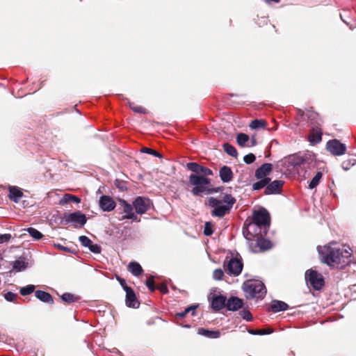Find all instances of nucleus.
<instances>
[{
    "instance_id": "nucleus-1",
    "label": "nucleus",
    "mask_w": 356,
    "mask_h": 356,
    "mask_svg": "<svg viewBox=\"0 0 356 356\" xmlns=\"http://www.w3.org/2000/svg\"><path fill=\"white\" fill-rule=\"evenodd\" d=\"M323 263L329 266L343 268L351 261L352 250L349 247L343 248L325 245L318 248Z\"/></svg>"
},
{
    "instance_id": "nucleus-2",
    "label": "nucleus",
    "mask_w": 356,
    "mask_h": 356,
    "mask_svg": "<svg viewBox=\"0 0 356 356\" xmlns=\"http://www.w3.org/2000/svg\"><path fill=\"white\" fill-rule=\"evenodd\" d=\"M236 199L229 194H226L222 200L214 197L207 198V204L213 208L211 215L215 217L222 218L231 211Z\"/></svg>"
},
{
    "instance_id": "nucleus-3",
    "label": "nucleus",
    "mask_w": 356,
    "mask_h": 356,
    "mask_svg": "<svg viewBox=\"0 0 356 356\" xmlns=\"http://www.w3.org/2000/svg\"><path fill=\"white\" fill-rule=\"evenodd\" d=\"M245 297L248 299H262L266 294L264 284L259 280H247L243 284Z\"/></svg>"
},
{
    "instance_id": "nucleus-4",
    "label": "nucleus",
    "mask_w": 356,
    "mask_h": 356,
    "mask_svg": "<svg viewBox=\"0 0 356 356\" xmlns=\"http://www.w3.org/2000/svg\"><path fill=\"white\" fill-rule=\"evenodd\" d=\"M189 182L194 187L191 190L193 195H202V194H211L214 191L209 188L211 180L209 178L200 175H191Z\"/></svg>"
},
{
    "instance_id": "nucleus-5",
    "label": "nucleus",
    "mask_w": 356,
    "mask_h": 356,
    "mask_svg": "<svg viewBox=\"0 0 356 356\" xmlns=\"http://www.w3.org/2000/svg\"><path fill=\"white\" fill-rule=\"evenodd\" d=\"M267 230L261 229V227L253 222H249L247 226L243 228V234L248 241H252L254 238H258L266 235Z\"/></svg>"
},
{
    "instance_id": "nucleus-6",
    "label": "nucleus",
    "mask_w": 356,
    "mask_h": 356,
    "mask_svg": "<svg viewBox=\"0 0 356 356\" xmlns=\"http://www.w3.org/2000/svg\"><path fill=\"white\" fill-rule=\"evenodd\" d=\"M223 266L225 271L227 274L233 276H238L242 271L243 264L241 259L231 257L228 259L227 257Z\"/></svg>"
},
{
    "instance_id": "nucleus-7",
    "label": "nucleus",
    "mask_w": 356,
    "mask_h": 356,
    "mask_svg": "<svg viewBox=\"0 0 356 356\" xmlns=\"http://www.w3.org/2000/svg\"><path fill=\"white\" fill-rule=\"evenodd\" d=\"M305 280L316 290H320L324 286L323 275L316 270L310 269L305 273Z\"/></svg>"
},
{
    "instance_id": "nucleus-8",
    "label": "nucleus",
    "mask_w": 356,
    "mask_h": 356,
    "mask_svg": "<svg viewBox=\"0 0 356 356\" xmlns=\"http://www.w3.org/2000/svg\"><path fill=\"white\" fill-rule=\"evenodd\" d=\"M252 222L258 224L261 229L268 230L270 222V214L265 209H259L254 212Z\"/></svg>"
},
{
    "instance_id": "nucleus-9",
    "label": "nucleus",
    "mask_w": 356,
    "mask_h": 356,
    "mask_svg": "<svg viewBox=\"0 0 356 356\" xmlns=\"http://www.w3.org/2000/svg\"><path fill=\"white\" fill-rule=\"evenodd\" d=\"M86 222L87 218L86 215L77 211L70 213H64L61 222L65 225L72 222L79 225L80 227H83Z\"/></svg>"
},
{
    "instance_id": "nucleus-10",
    "label": "nucleus",
    "mask_w": 356,
    "mask_h": 356,
    "mask_svg": "<svg viewBox=\"0 0 356 356\" xmlns=\"http://www.w3.org/2000/svg\"><path fill=\"white\" fill-rule=\"evenodd\" d=\"M326 148L327 151L334 156L343 155L346 151V145L337 139H332L327 141Z\"/></svg>"
},
{
    "instance_id": "nucleus-11",
    "label": "nucleus",
    "mask_w": 356,
    "mask_h": 356,
    "mask_svg": "<svg viewBox=\"0 0 356 356\" xmlns=\"http://www.w3.org/2000/svg\"><path fill=\"white\" fill-rule=\"evenodd\" d=\"M298 115L302 120L307 121L314 127L321 126L322 120L319 118L318 114L313 111L305 112L301 109H298Z\"/></svg>"
},
{
    "instance_id": "nucleus-12",
    "label": "nucleus",
    "mask_w": 356,
    "mask_h": 356,
    "mask_svg": "<svg viewBox=\"0 0 356 356\" xmlns=\"http://www.w3.org/2000/svg\"><path fill=\"white\" fill-rule=\"evenodd\" d=\"M151 201L149 198L138 196L133 202V206L138 214H144L151 207Z\"/></svg>"
},
{
    "instance_id": "nucleus-13",
    "label": "nucleus",
    "mask_w": 356,
    "mask_h": 356,
    "mask_svg": "<svg viewBox=\"0 0 356 356\" xmlns=\"http://www.w3.org/2000/svg\"><path fill=\"white\" fill-rule=\"evenodd\" d=\"M226 296L221 294L215 295L211 298V306L214 311H220L226 307Z\"/></svg>"
},
{
    "instance_id": "nucleus-14",
    "label": "nucleus",
    "mask_w": 356,
    "mask_h": 356,
    "mask_svg": "<svg viewBox=\"0 0 356 356\" xmlns=\"http://www.w3.org/2000/svg\"><path fill=\"white\" fill-rule=\"evenodd\" d=\"M115 206V202L108 195H102L99 199V207L104 211H111Z\"/></svg>"
},
{
    "instance_id": "nucleus-15",
    "label": "nucleus",
    "mask_w": 356,
    "mask_h": 356,
    "mask_svg": "<svg viewBox=\"0 0 356 356\" xmlns=\"http://www.w3.org/2000/svg\"><path fill=\"white\" fill-rule=\"evenodd\" d=\"M243 301L238 297L231 296L229 299H227L226 308L228 311L236 312L243 308Z\"/></svg>"
},
{
    "instance_id": "nucleus-16",
    "label": "nucleus",
    "mask_w": 356,
    "mask_h": 356,
    "mask_svg": "<svg viewBox=\"0 0 356 356\" xmlns=\"http://www.w3.org/2000/svg\"><path fill=\"white\" fill-rule=\"evenodd\" d=\"M284 181L282 180H275L269 182L265 188V194H278L281 192Z\"/></svg>"
},
{
    "instance_id": "nucleus-17",
    "label": "nucleus",
    "mask_w": 356,
    "mask_h": 356,
    "mask_svg": "<svg viewBox=\"0 0 356 356\" xmlns=\"http://www.w3.org/2000/svg\"><path fill=\"white\" fill-rule=\"evenodd\" d=\"M126 292V305L128 307L137 308L139 302L136 298L134 291L131 288L125 289Z\"/></svg>"
},
{
    "instance_id": "nucleus-18",
    "label": "nucleus",
    "mask_w": 356,
    "mask_h": 356,
    "mask_svg": "<svg viewBox=\"0 0 356 356\" xmlns=\"http://www.w3.org/2000/svg\"><path fill=\"white\" fill-rule=\"evenodd\" d=\"M316 168V161L314 155L312 153L306 154V159L301 169L305 170L304 177H306L307 170H313Z\"/></svg>"
},
{
    "instance_id": "nucleus-19",
    "label": "nucleus",
    "mask_w": 356,
    "mask_h": 356,
    "mask_svg": "<svg viewBox=\"0 0 356 356\" xmlns=\"http://www.w3.org/2000/svg\"><path fill=\"white\" fill-rule=\"evenodd\" d=\"M273 165L269 163H265L259 167L255 171V177L257 179L267 178L266 176L271 172Z\"/></svg>"
},
{
    "instance_id": "nucleus-20",
    "label": "nucleus",
    "mask_w": 356,
    "mask_h": 356,
    "mask_svg": "<svg viewBox=\"0 0 356 356\" xmlns=\"http://www.w3.org/2000/svg\"><path fill=\"white\" fill-rule=\"evenodd\" d=\"M120 209L122 210V212L124 213L119 220H124L127 218V216H131L134 213V206L133 204H130L124 200H120L119 202Z\"/></svg>"
},
{
    "instance_id": "nucleus-21",
    "label": "nucleus",
    "mask_w": 356,
    "mask_h": 356,
    "mask_svg": "<svg viewBox=\"0 0 356 356\" xmlns=\"http://www.w3.org/2000/svg\"><path fill=\"white\" fill-rule=\"evenodd\" d=\"M219 176L222 181L224 183H228L232 181L233 179V172L231 168L227 165H223L220 169Z\"/></svg>"
},
{
    "instance_id": "nucleus-22",
    "label": "nucleus",
    "mask_w": 356,
    "mask_h": 356,
    "mask_svg": "<svg viewBox=\"0 0 356 356\" xmlns=\"http://www.w3.org/2000/svg\"><path fill=\"white\" fill-rule=\"evenodd\" d=\"M319 127L320 126L312 127L309 136V140L311 143L316 144L321 141L322 131Z\"/></svg>"
},
{
    "instance_id": "nucleus-23",
    "label": "nucleus",
    "mask_w": 356,
    "mask_h": 356,
    "mask_svg": "<svg viewBox=\"0 0 356 356\" xmlns=\"http://www.w3.org/2000/svg\"><path fill=\"white\" fill-rule=\"evenodd\" d=\"M13 270L16 272H21L29 267V263L24 257H20L12 263Z\"/></svg>"
},
{
    "instance_id": "nucleus-24",
    "label": "nucleus",
    "mask_w": 356,
    "mask_h": 356,
    "mask_svg": "<svg viewBox=\"0 0 356 356\" xmlns=\"http://www.w3.org/2000/svg\"><path fill=\"white\" fill-rule=\"evenodd\" d=\"M273 245L270 241L265 239L263 236L258 237L256 240L255 248L259 249V251L263 252L268 250L272 248Z\"/></svg>"
},
{
    "instance_id": "nucleus-25",
    "label": "nucleus",
    "mask_w": 356,
    "mask_h": 356,
    "mask_svg": "<svg viewBox=\"0 0 356 356\" xmlns=\"http://www.w3.org/2000/svg\"><path fill=\"white\" fill-rule=\"evenodd\" d=\"M8 191L9 199L15 203L19 202V200L23 196V193L22 192L20 188H18L17 186H9Z\"/></svg>"
},
{
    "instance_id": "nucleus-26",
    "label": "nucleus",
    "mask_w": 356,
    "mask_h": 356,
    "mask_svg": "<svg viewBox=\"0 0 356 356\" xmlns=\"http://www.w3.org/2000/svg\"><path fill=\"white\" fill-rule=\"evenodd\" d=\"M306 159V154L294 155L291 158V165L299 170V168H302L305 161Z\"/></svg>"
},
{
    "instance_id": "nucleus-27",
    "label": "nucleus",
    "mask_w": 356,
    "mask_h": 356,
    "mask_svg": "<svg viewBox=\"0 0 356 356\" xmlns=\"http://www.w3.org/2000/svg\"><path fill=\"white\" fill-rule=\"evenodd\" d=\"M289 305L281 300H273L270 305V309L272 312L277 313L282 311H285L288 309Z\"/></svg>"
},
{
    "instance_id": "nucleus-28",
    "label": "nucleus",
    "mask_w": 356,
    "mask_h": 356,
    "mask_svg": "<svg viewBox=\"0 0 356 356\" xmlns=\"http://www.w3.org/2000/svg\"><path fill=\"white\" fill-rule=\"evenodd\" d=\"M35 295L38 299L43 302L51 304L54 302L53 298L51 294L46 291L38 290L35 292Z\"/></svg>"
},
{
    "instance_id": "nucleus-29",
    "label": "nucleus",
    "mask_w": 356,
    "mask_h": 356,
    "mask_svg": "<svg viewBox=\"0 0 356 356\" xmlns=\"http://www.w3.org/2000/svg\"><path fill=\"white\" fill-rule=\"evenodd\" d=\"M128 270L134 276H139L143 273L141 266L136 261H131L128 265Z\"/></svg>"
},
{
    "instance_id": "nucleus-30",
    "label": "nucleus",
    "mask_w": 356,
    "mask_h": 356,
    "mask_svg": "<svg viewBox=\"0 0 356 356\" xmlns=\"http://www.w3.org/2000/svg\"><path fill=\"white\" fill-rule=\"evenodd\" d=\"M198 334L210 339H217L220 336L219 331L209 330L204 328L199 329Z\"/></svg>"
},
{
    "instance_id": "nucleus-31",
    "label": "nucleus",
    "mask_w": 356,
    "mask_h": 356,
    "mask_svg": "<svg viewBox=\"0 0 356 356\" xmlns=\"http://www.w3.org/2000/svg\"><path fill=\"white\" fill-rule=\"evenodd\" d=\"M259 180L252 184V189L259 191L264 187L270 181V178L259 179Z\"/></svg>"
},
{
    "instance_id": "nucleus-32",
    "label": "nucleus",
    "mask_w": 356,
    "mask_h": 356,
    "mask_svg": "<svg viewBox=\"0 0 356 356\" xmlns=\"http://www.w3.org/2000/svg\"><path fill=\"white\" fill-rule=\"evenodd\" d=\"M60 298H61V300L64 302L67 303V304L76 302V301H77L79 299V297H77V296H76L74 294L70 293H63L61 296Z\"/></svg>"
},
{
    "instance_id": "nucleus-33",
    "label": "nucleus",
    "mask_w": 356,
    "mask_h": 356,
    "mask_svg": "<svg viewBox=\"0 0 356 356\" xmlns=\"http://www.w3.org/2000/svg\"><path fill=\"white\" fill-rule=\"evenodd\" d=\"M224 151L229 156L233 157H236L238 155V152L236 149L229 143H225L223 145Z\"/></svg>"
},
{
    "instance_id": "nucleus-34",
    "label": "nucleus",
    "mask_w": 356,
    "mask_h": 356,
    "mask_svg": "<svg viewBox=\"0 0 356 356\" xmlns=\"http://www.w3.org/2000/svg\"><path fill=\"white\" fill-rule=\"evenodd\" d=\"M197 305H193L188 307H186L183 312H179L177 314V316H179L180 318H184L188 313L190 312H192V315H195V310L197 308Z\"/></svg>"
},
{
    "instance_id": "nucleus-35",
    "label": "nucleus",
    "mask_w": 356,
    "mask_h": 356,
    "mask_svg": "<svg viewBox=\"0 0 356 356\" xmlns=\"http://www.w3.org/2000/svg\"><path fill=\"white\" fill-rule=\"evenodd\" d=\"M26 231L33 237L35 240H40L44 236L43 234L38 229L33 227H29Z\"/></svg>"
},
{
    "instance_id": "nucleus-36",
    "label": "nucleus",
    "mask_w": 356,
    "mask_h": 356,
    "mask_svg": "<svg viewBox=\"0 0 356 356\" xmlns=\"http://www.w3.org/2000/svg\"><path fill=\"white\" fill-rule=\"evenodd\" d=\"M323 174L321 172H318L316 175L313 177L311 181L309 184V188L313 189L316 188L319 182L321 179L322 178Z\"/></svg>"
},
{
    "instance_id": "nucleus-37",
    "label": "nucleus",
    "mask_w": 356,
    "mask_h": 356,
    "mask_svg": "<svg viewBox=\"0 0 356 356\" xmlns=\"http://www.w3.org/2000/svg\"><path fill=\"white\" fill-rule=\"evenodd\" d=\"M249 140V136L243 133L238 134L236 137L237 143L241 147H244Z\"/></svg>"
},
{
    "instance_id": "nucleus-38",
    "label": "nucleus",
    "mask_w": 356,
    "mask_h": 356,
    "mask_svg": "<svg viewBox=\"0 0 356 356\" xmlns=\"http://www.w3.org/2000/svg\"><path fill=\"white\" fill-rule=\"evenodd\" d=\"M35 289V286L33 284H29L26 286L22 287L20 289V294L23 296H28L32 293Z\"/></svg>"
},
{
    "instance_id": "nucleus-39",
    "label": "nucleus",
    "mask_w": 356,
    "mask_h": 356,
    "mask_svg": "<svg viewBox=\"0 0 356 356\" xmlns=\"http://www.w3.org/2000/svg\"><path fill=\"white\" fill-rule=\"evenodd\" d=\"M187 168L194 172L193 175H200V170L201 165L195 162H191L187 163Z\"/></svg>"
},
{
    "instance_id": "nucleus-40",
    "label": "nucleus",
    "mask_w": 356,
    "mask_h": 356,
    "mask_svg": "<svg viewBox=\"0 0 356 356\" xmlns=\"http://www.w3.org/2000/svg\"><path fill=\"white\" fill-rule=\"evenodd\" d=\"M80 201H81V200L78 197L72 195L66 194L64 196L63 199L61 200V202L67 203L69 202H76V203H79Z\"/></svg>"
},
{
    "instance_id": "nucleus-41",
    "label": "nucleus",
    "mask_w": 356,
    "mask_h": 356,
    "mask_svg": "<svg viewBox=\"0 0 356 356\" xmlns=\"http://www.w3.org/2000/svg\"><path fill=\"white\" fill-rule=\"evenodd\" d=\"M265 122L262 120H254L252 121L250 124V127L252 129H260V128H264L265 127Z\"/></svg>"
},
{
    "instance_id": "nucleus-42",
    "label": "nucleus",
    "mask_w": 356,
    "mask_h": 356,
    "mask_svg": "<svg viewBox=\"0 0 356 356\" xmlns=\"http://www.w3.org/2000/svg\"><path fill=\"white\" fill-rule=\"evenodd\" d=\"M141 152L143 153H146V154H152L156 157H159V158H161L162 156L160 153H159L158 152L152 149H150V148H148V147H143L142 149H141Z\"/></svg>"
},
{
    "instance_id": "nucleus-43",
    "label": "nucleus",
    "mask_w": 356,
    "mask_h": 356,
    "mask_svg": "<svg viewBox=\"0 0 356 356\" xmlns=\"http://www.w3.org/2000/svg\"><path fill=\"white\" fill-rule=\"evenodd\" d=\"M79 241H80L81 244L86 247L88 248L89 245H91V243L92 242L88 236H81L79 238Z\"/></svg>"
},
{
    "instance_id": "nucleus-44",
    "label": "nucleus",
    "mask_w": 356,
    "mask_h": 356,
    "mask_svg": "<svg viewBox=\"0 0 356 356\" xmlns=\"http://www.w3.org/2000/svg\"><path fill=\"white\" fill-rule=\"evenodd\" d=\"M154 276L151 275L147 280H146V286L151 291H154L156 289V287L154 286Z\"/></svg>"
},
{
    "instance_id": "nucleus-45",
    "label": "nucleus",
    "mask_w": 356,
    "mask_h": 356,
    "mask_svg": "<svg viewBox=\"0 0 356 356\" xmlns=\"http://www.w3.org/2000/svg\"><path fill=\"white\" fill-rule=\"evenodd\" d=\"M213 225L211 222H207L204 224V234L205 236H211L213 234Z\"/></svg>"
},
{
    "instance_id": "nucleus-46",
    "label": "nucleus",
    "mask_w": 356,
    "mask_h": 356,
    "mask_svg": "<svg viewBox=\"0 0 356 356\" xmlns=\"http://www.w3.org/2000/svg\"><path fill=\"white\" fill-rule=\"evenodd\" d=\"M355 163H356L355 159H350V160L344 161L341 164V167L344 170H348L350 169L351 165H354Z\"/></svg>"
},
{
    "instance_id": "nucleus-47",
    "label": "nucleus",
    "mask_w": 356,
    "mask_h": 356,
    "mask_svg": "<svg viewBox=\"0 0 356 356\" xmlns=\"http://www.w3.org/2000/svg\"><path fill=\"white\" fill-rule=\"evenodd\" d=\"M224 271L222 269L218 268L213 270V277L214 280H220L222 279Z\"/></svg>"
},
{
    "instance_id": "nucleus-48",
    "label": "nucleus",
    "mask_w": 356,
    "mask_h": 356,
    "mask_svg": "<svg viewBox=\"0 0 356 356\" xmlns=\"http://www.w3.org/2000/svg\"><path fill=\"white\" fill-rule=\"evenodd\" d=\"M241 316L247 321H251L252 320V314L248 310H242L240 312Z\"/></svg>"
},
{
    "instance_id": "nucleus-49",
    "label": "nucleus",
    "mask_w": 356,
    "mask_h": 356,
    "mask_svg": "<svg viewBox=\"0 0 356 356\" xmlns=\"http://www.w3.org/2000/svg\"><path fill=\"white\" fill-rule=\"evenodd\" d=\"M256 160V156L254 154H248L243 157V161L247 164H251Z\"/></svg>"
},
{
    "instance_id": "nucleus-50",
    "label": "nucleus",
    "mask_w": 356,
    "mask_h": 356,
    "mask_svg": "<svg viewBox=\"0 0 356 356\" xmlns=\"http://www.w3.org/2000/svg\"><path fill=\"white\" fill-rule=\"evenodd\" d=\"M212 175L213 172L211 169L201 165L200 170V175L207 177Z\"/></svg>"
},
{
    "instance_id": "nucleus-51",
    "label": "nucleus",
    "mask_w": 356,
    "mask_h": 356,
    "mask_svg": "<svg viewBox=\"0 0 356 356\" xmlns=\"http://www.w3.org/2000/svg\"><path fill=\"white\" fill-rule=\"evenodd\" d=\"M3 296L7 301L15 302L17 295L16 293L9 291L5 293Z\"/></svg>"
},
{
    "instance_id": "nucleus-52",
    "label": "nucleus",
    "mask_w": 356,
    "mask_h": 356,
    "mask_svg": "<svg viewBox=\"0 0 356 356\" xmlns=\"http://www.w3.org/2000/svg\"><path fill=\"white\" fill-rule=\"evenodd\" d=\"M115 185L117 188H118L122 191H126L127 189L126 183L123 181L116 179L115 181Z\"/></svg>"
},
{
    "instance_id": "nucleus-53",
    "label": "nucleus",
    "mask_w": 356,
    "mask_h": 356,
    "mask_svg": "<svg viewBox=\"0 0 356 356\" xmlns=\"http://www.w3.org/2000/svg\"><path fill=\"white\" fill-rule=\"evenodd\" d=\"M92 252L95 254H99L101 252L102 248L100 245L97 244H94L92 242L91 243V245H89L88 248Z\"/></svg>"
},
{
    "instance_id": "nucleus-54",
    "label": "nucleus",
    "mask_w": 356,
    "mask_h": 356,
    "mask_svg": "<svg viewBox=\"0 0 356 356\" xmlns=\"http://www.w3.org/2000/svg\"><path fill=\"white\" fill-rule=\"evenodd\" d=\"M249 333L251 334H268L272 333V330H250Z\"/></svg>"
},
{
    "instance_id": "nucleus-55",
    "label": "nucleus",
    "mask_w": 356,
    "mask_h": 356,
    "mask_svg": "<svg viewBox=\"0 0 356 356\" xmlns=\"http://www.w3.org/2000/svg\"><path fill=\"white\" fill-rule=\"evenodd\" d=\"M10 234H0V244L8 242L11 238Z\"/></svg>"
},
{
    "instance_id": "nucleus-56",
    "label": "nucleus",
    "mask_w": 356,
    "mask_h": 356,
    "mask_svg": "<svg viewBox=\"0 0 356 356\" xmlns=\"http://www.w3.org/2000/svg\"><path fill=\"white\" fill-rule=\"evenodd\" d=\"M54 247H56V248L62 250V251H64V252H70L71 250L69 248L67 247H65V246H63L59 243H54Z\"/></svg>"
},
{
    "instance_id": "nucleus-57",
    "label": "nucleus",
    "mask_w": 356,
    "mask_h": 356,
    "mask_svg": "<svg viewBox=\"0 0 356 356\" xmlns=\"http://www.w3.org/2000/svg\"><path fill=\"white\" fill-rule=\"evenodd\" d=\"M131 109L135 111L136 113H145V108L140 107V106H131Z\"/></svg>"
},
{
    "instance_id": "nucleus-58",
    "label": "nucleus",
    "mask_w": 356,
    "mask_h": 356,
    "mask_svg": "<svg viewBox=\"0 0 356 356\" xmlns=\"http://www.w3.org/2000/svg\"><path fill=\"white\" fill-rule=\"evenodd\" d=\"M118 280L124 291H125V289L130 288L129 286H128L127 285L126 281L124 279H122L121 277H118Z\"/></svg>"
},
{
    "instance_id": "nucleus-59",
    "label": "nucleus",
    "mask_w": 356,
    "mask_h": 356,
    "mask_svg": "<svg viewBox=\"0 0 356 356\" xmlns=\"http://www.w3.org/2000/svg\"><path fill=\"white\" fill-rule=\"evenodd\" d=\"M158 289L163 293H166L168 292V289L166 285L161 284L158 286Z\"/></svg>"
},
{
    "instance_id": "nucleus-60",
    "label": "nucleus",
    "mask_w": 356,
    "mask_h": 356,
    "mask_svg": "<svg viewBox=\"0 0 356 356\" xmlns=\"http://www.w3.org/2000/svg\"><path fill=\"white\" fill-rule=\"evenodd\" d=\"M127 219H131L136 221H140V220L138 218V216L134 213V212L129 216L127 217Z\"/></svg>"
},
{
    "instance_id": "nucleus-61",
    "label": "nucleus",
    "mask_w": 356,
    "mask_h": 356,
    "mask_svg": "<svg viewBox=\"0 0 356 356\" xmlns=\"http://www.w3.org/2000/svg\"><path fill=\"white\" fill-rule=\"evenodd\" d=\"M257 145V140L254 137H252L251 139H250V145H248V146H250V147H252V146H255Z\"/></svg>"
},
{
    "instance_id": "nucleus-62",
    "label": "nucleus",
    "mask_w": 356,
    "mask_h": 356,
    "mask_svg": "<svg viewBox=\"0 0 356 356\" xmlns=\"http://www.w3.org/2000/svg\"><path fill=\"white\" fill-rule=\"evenodd\" d=\"M267 2L273 1L275 3H279L280 0H266Z\"/></svg>"
}]
</instances>
